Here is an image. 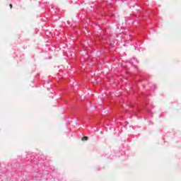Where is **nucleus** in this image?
Returning a JSON list of instances; mask_svg holds the SVG:
<instances>
[{"label":"nucleus","instance_id":"1","mask_svg":"<svg viewBox=\"0 0 181 181\" xmlns=\"http://www.w3.org/2000/svg\"><path fill=\"white\" fill-rule=\"evenodd\" d=\"M130 62L132 64H136L138 63V60H136V59L135 58H133L130 60Z\"/></svg>","mask_w":181,"mask_h":181},{"label":"nucleus","instance_id":"3","mask_svg":"<svg viewBox=\"0 0 181 181\" xmlns=\"http://www.w3.org/2000/svg\"><path fill=\"white\" fill-rule=\"evenodd\" d=\"M10 8H12V4H10Z\"/></svg>","mask_w":181,"mask_h":181},{"label":"nucleus","instance_id":"2","mask_svg":"<svg viewBox=\"0 0 181 181\" xmlns=\"http://www.w3.org/2000/svg\"><path fill=\"white\" fill-rule=\"evenodd\" d=\"M88 139V137H87V136H83L82 138V141H87Z\"/></svg>","mask_w":181,"mask_h":181}]
</instances>
